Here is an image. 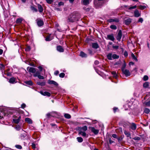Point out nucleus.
<instances>
[{"mask_svg":"<svg viewBox=\"0 0 150 150\" xmlns=\"http://www.w3.org/2000/svg\"><path fill=\"white\" fill-rule=\"evenodd\" d=\"M76 139L79 142H81L83 141V139L82 138L80 137H77L76 138Z\"/></svg>","mask_w":150,"mask_h":150,"instance_id":"obj_32","label":"nucleus"},{"mask_svg":"<svg viewBox=\"0 0 150 150\" xmlns=\"http://www.w3.org/2000/svg\"><path fill=\"white\" fill-rule=\"evenodd\" d=\"M145 105H146L147 106H150V100L148 102H146L145 103Z\"/></svg>","mask_w":150,"mask_h":150,"instance_id":"obj_49","label":"nucleus"},{"mask_svg":"<svg viewBox=\"0 0 150 150\" xmlns=\"http://www.w3.org/2000/svg\"><path fill=\"white\" fill-rule=\"evenodd\" d=\"M64 117L67 119H69L71 117V115L68 114H65L64 115Z\"/></svg>","mask_w":150,"mask_h":150,"instance_id":"obj_36","label":"nucleus"},{"mask_svg":"<svg viewBox=\"0 0 150 150\" xmlns=\"http://www.w3.org/2000/svg\"><path fill=\"white\" fill-rule=\"evenodd\" d=\"M31 10L33 11V12H37L38 11L37 9L35 7L33 6H31L30 7Z\"/></svg>","mask_w":150,"mask_h":150,"instance_id":"obj_29","label":"nucleus"},{"mask_svg":"<svg viewBox=\"0 0 150 150\" xmlns=\"http://www.w3.org/2000/svg\"><path fill=\"white\" fill-rule=\"evenodd\" d=\"M27 69L29 72L33 74L36 72L37 69L34 67H28Z\"/></svg>","mask_w":150,"mask_h":150,"instance_id":"obj_4","label":"nucleus"},{"mask_svg":"<svg viewBox=\"0 0 150 150\" xmlns=\"http://www.w3.org/2000/svg\"><path fill=\"white\" fill-rule=\"evenodd\" d=\"M124 133L125 134L126 136L127 137H129L130 139L131 138L130 137V134L129 132L127 131L126 130H125L124 131Z\"/></svg>","mask_w":150,"mask_h":150,"instance_id":"obj_23","label":"nucleus"},{"mask_svg":"<svg viewBox=\"0 0 150 150\" xmlns=\"http://www.w3.org/2000/svg\"><path fill=\"white\" fill-rule=\"evenodd\" d=\"M93 50L92 49L89 48L88 49V53L90 55L93 54Z\"/></svg>","mask_w":150,"mask_h":150,"instance_id":"obj_34","label":"nucleus"},{"mask_svg":"<svg viewBox=\"0 0 150 150\" xmlns=\"http://www.w3.org/2000/svg\"><path fill=\"white\" fill-rule=\"evenodd\" d=\"M21 106V108H25L26 107V105L25 104L23 103L22 104Z\"/></svg>","mask_w":150,"mask_h":150,"instance_id":"obj_61","label":"nucleus"},{"mask_svg":"<svg viewBox=\"0 0 150 150\" xmlns=\"http://www.w3.org/2000/svg\"><path fill=\"white\" fill-rule=\"evenodd\" d=\"M65 74L64 73H61L59 74V76L61 78H63L65 76Z\"/></svg>","mask_w":150,"mask_h":150,"instance_id":"obj_43","label":"nucleus"},{"mask_svg":"<svg viewBox=\"0 0 150 150\" xmlns=\"http://www.w3.org/2000/svg\"><path fill=\"white\" fill-rule=\"evenodd\" d=\"M86 42L89 44L91 48V47L93 48H94V41L91 39L90 38H87L86 40Z\"/></svg>","mask_w":150,"mask_h":150,"instance_id":"obj_2","label":"nucleus"},{"mask_svg":"<svg viewBox=\"0 0 150 150\" xmlns=\"http://www.w3.org/2000/svg\"><path fill=\"white\" fill-rule=\"evenodd\" d=\"M99 47L98 45L96 43H94V49H97Z\"/></svg>","mask_w":150,"mask_h":150,"instance_id":"obj_48","label":"nucleus"},{"mask_svg":"<svg viewBox=\"0 0 150 150\" xmlns=\"http://www.w3.org/2000/svg\"><path fill=\"white\" fill-rule=\"evenodd\" d=\"M37 23L38 25L39 26H42L44 24V23L41 20H39L37 22Z\"/></svg>","mask_w":150,"mask_h":150,"instance_id":"obj_16","label":"nucleus"},{"mask_svg":"<svg viewBox=\"0 0 150 150\" xmlns=\"http://www.w3.org/2000/svg\"><path fill=\"white\" fill-rule=\"evenodd\" d=\"M108 21L110 22H118L119 21V20L118 19L116 18H111L108 19Z\"/></svg>","mask_w":150,"mask_h":150,"instance_id":"obj_13","label":"nucleus"},{"mask_svg":"<svg viewBox=\"0 0 150 150\" xmlns=\"http://www.w3.org/2000/svg\"><path fill=\"white\" fill-rule=\"evenodd\" d=\"M15 147L17 149H21L22 148V147L21 146L19 145H16L15 146Z\"/></svg>","mask_w":150,"mask_h":150,"instance_id":"obj_46","label":"nucleus"},{"mask_svg":"<svg viewBox=\"0 0 150 150\" xmlns=\"http://www.w3.org/2000/svg\"><path fill=\"white\" fill-rule=\"evenodd\" d=\"M149 86V83L147 82H145L143 84V87L146 88H148Z\"/></svg>","mask_w":150,"mask_h":150,"instance_id":"obj_26","label":"nucleus"},{"mask_svg":"<svg viewBox=\"0 0 150 150\" xmlns=\"http://www.w3.org/2000/svg\"><path fill=\"white\" fill-rule=\"evenodd\" d=\"M37 84L40 86H44L45 85V83L44 82H37Z\"/></svg>","mask_w":150,"mask_h":150,"instance_id":"obj_35","label":"nucleus"},{"mask_svg":"<svg viewBox=\"0 0 150 150\" xmlns=\"http://www.w3.org/2000/svg\"><path fill=\"white\" fill-rule=\"evenodd\" d=\"M87 129V127L86 126H84L83 127H80L79 128V131L81 130L83 132H85Z\"/></svg>","mask_w":150,"mask_h":150,"instance_id":"obj_10","label":"nucleus"},{"mask_svg":"<svg viewBox=\"0 0 150 150\" xmlns=\"http://www.w3.org/2000/svg\"><path fill=\"white\" fill-rule=\"evenodd\" d=\"M149 78L148 76L146 75L144 76L143 78V79L144 81H146Z\"/></svg>","mask_w":150,"mask_h":150,"instance_id":"obj_42","label":"nucleus"},{"mask_svg":"<svg viewBox=\"0 0 150 150\" xmlns=\"http://www.w3.org/2000/svg\"><path fill=\"white\" fill-rule=\"evenodd\" d=\"M112 58L114 59H118L119 58V56L114 54L112 55Z\"/></svg>","mask_w":150,"mask_h":150,"instance_id":"obj_38","label":"nucleus"},{"mask_svg":"<svg viewBox=\"0 0 150 150\" xmlns=\"http://www.w3.org/2000/svg\"><path fill=\"white\" fill-rule=\"evenodd\" d=\"M129 127L132 130H134L137 128V125L134 123H132L130 124Z\"/></svg>","mask_w":150,"mask_h":150,"instance_id":"obj_5","label":"nucleus"},{"mask_svg":"<svg viewBox=\"0 0 150 150\" xmlns=\"http://www.w3.org/2000/svg\"><path fill=\"white\" fill-rule=\"evenodd\" d=\"M137 7V6L136 5L134 6H131L129 8V9H134L135 8Z\"/></svg>","mask_w":150,"mask_h":150,"instance_id":"obj_56","label":"nucleus"},{"mask_svg":"<svg viewBox=\"0 0 150 150\" xmlns=\"http://www.w3.org/2000/svg\"><path fill=\"white\" fill-rule=\"evenodd\" d=\"M111 73L114 78L116 79L117 78V75L115 71H113Z\"/></svg>","mask_w":150,"mask_h":150,"instance_id":"obj_28","label":"nucleus"},{"mask_svg":"<svg viewBox=\"0 0 150 150\" xmlns=\"http://www.w3.org/2000/svg\"><path fill=\"white\" fill-rule=\"evenodd\" d=\"M82 4L85 5H86L89 4V0H82Z\"/></svg>","mask_w":150,"mask_h":150,"instance_id":"obj_17","label":"nucleus"},{"mask_svg":"<svg viewBox=\"0 0 150 150\" xmlns=\"http://www.w3.org/2000/svg\"><path fill=\"white\" fill-rule=\"evenodd\" d=\"M134 15L135 17H138L140 16V14L137 10H136L134 12Z\"/></svg>","mask_w":150,"mask_h":150,"instance_id":"obj_18","label":"nucleus"},{"mask_svg":"<svg viewBox=\"0 0 150 150\" xmlns=\"http://www.w3.org/2000/svg\"><path fill=\"white\" fill-rule=\"evenodd\" d=\"M21 128V127L20 126L17 125L16 126V129L17 130H19Z\"/></svg>","mask_w":150,"mask_h":150,"instance_id":"obj_50","label":"nucleus"},{"mask_svg":"<svg viewBox=\"0 0 150 150\" xmlns=\"http://www.w3.org/2000/svg\"><path fill=\"white\" fill-rule=\"evenodd\" d=\"M38 77L40 79H43L44 78V77L40 75V74Z\"/></svg>","mask_w":150,"mask_h":150,"instance_id":"obj_55","label":"nucleus"},{"mask_svg":"<svg viewBox=\"0 0 150 150\" xmlns=\"http://www.w3.org/2000/svg\"><path fill=\"white\" fill-rule=\"evenodd\" d=\"M80 55L82 57H87V54L83 52H81Z\"/></svg>","mask_w":150,"mask_h":150,"instance_id":"obj_21","label":"nucleus"},{"mask_svg":"<svg viewBox=\"0 0 150 150\" xmlns=\"http://www.w3.org/2000/svg\"><path fill=\"white\" fill-rule=\"evenodd\" d=\"M131 57L132 58L134 59L136 61H137V59L134 55L132 53L131 54Z\"/></svg>","mask_w":150,"mask_h":150,"instance_id":"obj_40","label":"nucleus"},{"mask_svg":"<svg viewBox=\"0 0 150 150\" xmlns=\"http://www.w3.org/2000/svg\"><path fill=\"white\" fill-rule=\"evenodd\" d=\"M52 39V38H50V35H47L45 39V40L46 41H50Z\"/></svg>","mask_w":150,"mask_h":150,"instance_id":"obj_31","label":"nucleus"},{"mask_svg":"<svg viewBox=\"0 0 150 150\" xmlns=\"http://www.w3.org/2000/svg\"><path fill=\"white\" fill-rule=\"evenodd\" d=\"M16 80V79L14 77H12L9 80V82L10 83H13Z\"/></svg>","mask_w":150,"mask_h":150,"instance_id":"obj_22","label":"nucleus"},{"mask_svg":"<svg viewBox=\"0 0 150 150\" xmlns=\"http://www.w3.org/2000/svg\"><path fill=\"white\" fill-rule=\"evenodd\" d=\"M25 83L28 85H31L33 84V82L31 81H29L25 82Z\"/></svg>","mask_w":150,"mask_h":150,"instance_id":"obj_37","label":"nucleus"},{"mask_svg":"<svg viewBox=\"0 0 150 150\" xmlns=\"http://www.w3.org/2000/svg\"><path fill=\"white\" fill-rule=\"evenodd\" d=\"M25 121L28 123L32 124V120L29 118H26L25 119Z\"/></svg>","mask_w":150,"mask_h":150,"instance_id":"obj_25","label":"nucleus"},{"mask_svg":"<svg viewBox=\"0 0 150 150\" xmlns=\"http://www.w3.org/2000/svg\"><path fill=\"white\" fill-rule=\"evenodd\" d=\"M107 38L112 41H113L115 40V38L113 34L107 35Z\"/></svg>","mask_w":150,"mask_h":150,"instance_id":"obj_15","label":"nucleus"},{"mask_svg":"<svg viewBox=\"0 0 150 150\" xmlns=\"http://www.w3.org/2000/svg\"><path fill=\"white\" fill-rule=\"evenodd\" d=\"M21 119V117L19 116V117L18 118V119H13V121L16 124H18L20 120Z\"/></svg>","mask_w":150,"mask_h":150,"instance_id":"obj_19","label":"nucleus"},{"mask_svg":"<svg viewBox=\"0 0 150 150\" xmlns=\"http://www.w3.org/2000/svg\"><path fill=\"white\" fill-rule=\"evenodd\" d=\"M57 50L60 52H63L64 51V49L60 45L57 46Z\"/></svg>","mask_w":150,"mask_h":150,"instance_id":"obj_11","label":"nucleus"},{"mask_svg":"<svg viewBox=\"0 0 150 150\" xmlns=\"http://www.w3.org/2000/svg\"><path fill=\"white\" fill-rule=\"evenodd\" d=\"M3 112H1V110H0V119H1L3 117Z\"/></svg>","mask_w":150,"mask_h":150,"instance_id":"obj_52","label":"nucleus"},{"mask_svg":"<svg viewBox=\"0 0 150 150\" xmlns=\"http://www.w3.org/2000/svg\"><path fill=\"white\" fill-rule=\"evenodd\" d=\"M26 135L25 133L22 134L20 135V138L21 139L24 140L25 139Z\"/></svg>","mask_w":150,"mask_h":150,"instance_id":"obj_20","label":"nucleus"},{"mask_svg":"<svg viewBox=\"0 0 150 150\" xmlns=\"http://www.w3.org/2000/svg\"><path fill=\"white\" fill-rule=\"evenodd\" d=\"M122 32L121 30H120L117 36V39L119 41H120L122 38Z\"/></svg>","mask_w":150,"mask_h":150,"instance_id":"obj_7","label":"nucleus"},{"mask_svg":"<svg viewBox=\"0 0 150 150\" xmlns=\"http://www.w3.org/2000/svg\"><path fill=\"white\" fill-rule=\"evenodd\" d=\"M40 72L38 71H36V72L34 73V74L33 75V76L35 77L38 76L40 74Z\"/></svg>","mask_w":150,"mask_h":150,"instance_id":"obj_30","label":"nucleus"},{"mask_svg":"<svg viewBox=\"0 0 150 150\" xmlns=\"http://www.w3.org/2000/svg\"><path fill=\"white\" fill-rule=\"evenodd\" d=\"M47 2L49 4H51L53 2V0H46Z\"/></svg>","mask_w":150,"mask_h":150,"instance_id":"obj_45","label":"nucleus"},{"mask_svg":"<svg viewBox=\"0 0 150 150\" xmlns=\"http://www.w3.org/2000/svg\"><path fill=\"white\" fill-rule=\"evenodd\" d=\"M108 59L110 60H112V55L111 53H109L107 55Z\"/></svg>","mask_w":150,"mask_h":150,"instance_id":"obj_24","label":"nucleus"},{"mask_svg":"<svg viewBox=\"0 0 150 150\" xmlns=\"http://www.w3.org/2000/svg\"><path fill=\"white\" fill-rule=\"evenodd\" d=\"M118 109V108L116 107H114L113 108V110L114 112H115Z\"/></svg>","mask_w":150,"mask_h":150,"instance_id":"obj_62","label":"nucleus"},{"mask_svg":"<svg viewBox=\"0 0 150 150\" xmlns=\"http://www.w3.org/2000/svg\"><path fill=\"white\" fill-rule=\"evenodd\" d=\"M131 19L129 18H128L125 20V24L126 25L129 24L131 22Z\"/></svg>","mask_w":150,"mask_h":150,"instance_id":"obj_14","label":"nucleus"},{"mask_svg":"<svg viewBox=\"0 0 150 150\" xmlns=\"http://www.w3.org/2000/svg\"><path fill=\"white\" fill-rule=\"evenodd\" d=\"M22 19L21 18H18L16 20V23L17 24L20 23L22 22Z\"/></svg>","mask_w":150,"mask_h":150,"instance_id":"obj_27","label":"nucleus"},{"mask_svg":"<svg viewBox=\"0 0 150 150\" xmlns=\"http://www.w3.org/2000/svg\"><path fill=\"white\" fill-rule=\"evenodd\" d=\"M79 135H81L83 137H86L87 134L85 132L83 131H81V130L79 131Z\"/></svg>","mask_w":150,"mask_h":150,"instance_id":"obj_12","label":"nucleus"},{"mask_svg":"<svg viewBox=\"0 0 150 150\" xmlns=\"http://www.w3.org/2000/svg\"><path fill=\"white\" fill-rule=\"evenodd\" d=\"M124 55L126 57H127L128 56V53L126 51H125L124 52Z\"/></svg>","mask_w":150,"mask_h":150,"instance_id":"obj_58","label":"nucleus"},{"mask_svg":"<svg viewBox=\"0 0 150 150\" xmlns=\"http://www.w3.org/2000/svg\"><path fill=\"white\" fill-rule=\"evenodd\" d=\"M40 93L42 95L44 96H47L49 97L51 96L50 93L47 91L43 92L42 91H40Z\"/></svg>","mask_w":150,"mask_h":150,"instance_id":"obj_6","label":"nucleus"},{"mask_svg":"<svg viewBox=\"0 0 150 150\" xmlns=\"http://www.w3.org/2000/svg\"><path fill=\"white\" fill-rule=\"evenodd\" d=\"M122 70L123 73L126 76H128L130 75V73L128 70L125 69L124 68H122Z\"/></svg>","mask_w":150,"mask_h":150,"instance_id":"obj_3","label":"nucleus"},{"mask_svg":"<svg viewBox=\"0 0 150 150\" xmlns=\"http://www.w3.org/2000/svg\"><path fill=\"white\" fill-rule=\"evenodd\" d=\"M139 8L141 9H144L145 8V6H142L140 5L139 6Z\"/></svg>","mask_w":150,"mask_h":150,"instance_id":"obj_47","label":"nucleus"},{"mask_svg":"<svg viewBox=\"0 0 150 150\" xmlns=\"http://www.w3.org/2000/svg\"><path fill=\"white\" fill-rule=\"evenodd\" d=\"M48 83L50 84H53L55 86H57L58 84L55 81L53 80H48Z\"/></svg>","mask_w":150,"mask_h":150,"instance_id":"obj_8","label":"nucleus"},{"mask_svg":"<svg viewBox=\"0 0 150 150\" xmlns=\"http://www.w3.org/2000/svg\"><path fill=\"white\" fill-rule=\"evenodd\" d=\"M64 4V3L63 2H59L58 4V5L59 6L63 5Z\"/></svg>","mask_w":150,"mask_h":150,"instance_id":"obj_57","label":"nucleus"},{"mask_svg":"<svg viewBox=\"0 0 150 150\" xmlns=\"http://www.w3.org/2000/svg\"><path fill=\"white\" fill-rule=\"evenodd\" d=\"M112 136L114 138H116L117 137V135L115 134H112Z\"/></svg>","mask_w":150,"mask_h":150,"instance_id":"obj_64","label":"nucleus"},{"mask_svg":"<svg viewBox=\"0 0 150 150\" xmlns=\"http://www.w3.org/2000/svg\"><path fill=\"white\" fill-rule=\"evenodd\" d=\"M38 69H39L40 71H42L43 69L42 67L41 66H39L38 67Z\"/></svg>","mask_w":150,"mask_h":150,"instance_id":"obj_53","label":"nucleus"},{"mask_svg":"<svg viewBox=\"0 0 150 150\" xmlns=\"http://www.w3.org/2000/svg\"><path fill=\"white\" fill-rule=\"evenodd\" d=\"M37 6L39 11L40 13H42L43 11V8L42 6L39 4H38Z\"/></svg>","mask_w":150,"mask_h":150,"instance_id":"obj_9","label":"nucleus"},{"mask_svg":"<svg viewBox=\"0 0 150 150\" xmlns=\"http://www.w3.org/2000/svg\"><path fill=\"white\" fill-rule=\"evenodd\" d=\"M0 68L1 70L2 71H3L5 69V66L4 65L2 64H0Z\"/></svg>","mask_w":150,"mask_h":150,"instance_id":"obj_33","label":"nucleus"},{"mask_svg":"<svg viewBox=\"0 0 150 150\" xmlns=\"http://www.w3.org/2000/svg\"><path fill=\"white\" fill-rule=\"evenodd\" d=\"M119 46L118 45H112V47L113 49L115 50H117L119 48Z\"/></svg>","mask_w":150,"mask_h":150,"instance_id":"obj_41","label":"nucleus"},{"mask_svg":"<svg viewBox=\"0 0 150 150\" xmlns=\"http://www.w3.org/2000/svg\"><path fill=\"white\" fill-rule=\"evenodd\" d=\"M59 73V72L58 71H56L54 72V74L55 75H57Z\"/></svg>","mask_w":150,"mask_h":150,"instance_id":"obj_60","label":"nucleus"},{"mask_svg":"<svg viewBox=\"0 0 150 150\" xmlns=\"http://www.w3.org/2000/svg\"><path fill=\"white\" fill-rule=\"evenodd\" d=\"M30 50V47L29 46L27 47L25 49V50L26 51H29Z\"/></svg>","mask_w":150,"mask_h":150,"instance_id":"obj_54","label":"nucleus"},{"mask_svg":"<svg viewBox=\"0 0 150 150\" xmlns=\"http://www.w3.org/2000/svg\"><path fill=\"white\" fill-rule=\"evenodd\" d=\"M143 21V19L142 18H140L138 20L139 22H140L142 23Z\"/></svg>","mask_w":150,"mask_h":150,"instance_id":"obj_59","label":"nucleus"},{"mask_svg":"<svg viewBox=\"0 0 150 150\" xmlns=\"http://www.w3.org/2000/svg\"><path fill=\"white\" fill-rule=\"evenodd\" d=\"M99 130L98 129H94V134H96L98 133Z\"/></svg>","mask_w":150,"mask_h":150,"instance_id":"obj_51","label":"nucleus"},{"mask_svg":"<svg viewBox=\"0 0 150 150\" xmlns=\"http://www.w3.org/2000/svg\"><path fill=\"white\" fill-rule=\"evenodd\" d=\"M32 147L33 149H35V145L34 144H32Z\"/></svg>","mask_w":150,"mask_h":150,"instance_id":"obj_63","label":"nucleus"},{"mask_svg":"<svg viewBox=\"0 0 150 150\" xmlns=\"http://www.w3.org/2000/svg\"><path fill=\"white\" fill-rule=\"evenodd\" d=\"M110 28L113 29H117V27L115 25H112L110 26Z\"/></svg>","mask_w":150,"mask_h":150,"instance_id":"obj_44","label":"nucleus"},{"mask_svg":"<svg viewBox=\"0 0 150 150\" xmlns=\"http://www.w3.org/2000/svg\"><path fill=\"white\" fill-rule=\"evenodd\" d=\"M77 13L76 12H74L70 15V18H69V21L71 22H74L76 20Z\"/></svg>","mask_w":150,"mask_h":150,"instance_id":"obj_1","label":"nucleus"},{"mask_svg":"<svg viewBox=\"0 0 150 150\" xmlns=\"http://www.w3.org/2000/svg\"><path fill=\"white\" fill-rule=\"evenodd\" d=\"M150 112V110L147 108H146L144 109V112L148 114Z\"/></svg>","mask_w":150,"mask_h":150,"instance_id":"obj_39","label":"nucleus"}]
</instances>
